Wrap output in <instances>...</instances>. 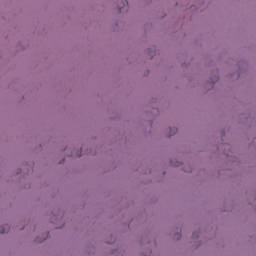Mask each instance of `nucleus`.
<instances>
[{"mask_svg":"<svg viewBox=\"0 0 256 256\" xmlns=\"http://www.w3.org/2000/svg\"><path fill=\"white\" fill-rule=\"evenodd\" d=\"M0 233H5L4 228L0 227Z\"/></svg>","mask_w":256,"mask_h":256,"instance_id":"f257e3e1","label":"nucleus"}]
</instances>
